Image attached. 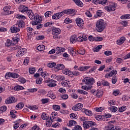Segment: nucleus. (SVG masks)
<instances>
[{"mask_svg": "<svg viewBox=\"0 0 130 130\" xmlns=\"http://www.w3.org/2000/svg\"><path fill=\"white\" fill-rule=\"evenodd\" d=\"M73 13H74V9H68L54 14L52 18L53 20H58L63 15H70V14H73Z\"/></svg>", "mask_w": 130, "mask_h": 130, "instance_id": "1", "label": "nucleus"}, {"mask_svg": "<svg viewBox=\"0 0 130 130\" xmlns=\"http://www.w3.org/2000/svg\"><path fill=\"white\" fill-rule=\"evenodd\" d=\"M96 29L99 32H102L106 28V22L103 19H101L96 21L95 24Z\"/></svg>", "mask_w": 130, "mask_h": 130, "instance_id": "2", "label": "nucleus"}, {"mask_svg": "<svg viewBox=\"0 0 130 130\" xmlns=\"http://www.w3.org/2000/svg\"><path fill=\"white\" fill-rule=\"evenodd\" d=\"M116 7H117V4L114 2H110L109 5L105 6L104 9L107 12H113L116 10Z\"/></svg>", "mask_w": 130, "mask_h": 130, "instance_id": "3", "label": "nucleus"}, {"mask_svg": "<svg viewBox=\"0 0 130 130\" xmlns=\"http://www.w3.org/2000/svg\"><path fill=\"white\" fill-rule=\"evenodd\" d=\"M82 84L84 85H89L92 86L95 83V79L92 77H85L82 80Z\"/></svg>", "mask_w": 130, "mask_h": 130, "instance_id": "4", "label": "nucleus"}, {"mask_svg": "<svg viewBox=\"0 0 130 130\" xmlns=\"http://www.w3.org/2000/svg\"><path fill=\"white\" fill-rule=\"evenodd\" d=\"M31 24L33 26H36L38 24H40L42 22V17L39 15L36 14H35L34 19L32 20Z\"/></svg>", "mask_w": 130, "mask_h": 130, "instance_id": "5", "label": "nucleus"}, {"mask_svg": "<svg viewBox=\"0 0 130 130\" xmlns=\"http://www.w3.org/2000/svg\"><path fill=\"white\" fill-rule=\"evenodd\" d=\"M78 37L77 38V41L78 42H84L88 40V37L84 34L79 33L78 34Z\"/></svg>", "mask_w": 130, "mask_h": 130, "instance_id": "6", "label": "nucleus"}, {"mask_svg": "<svg viewBox=\"0 0 130 130\" xmlns=\"http://www.w3.org/2000/svg\"><path fill=\"white\" fill-rule=\"evenodd\" d=\"M24 53H27V49L25 48L20 49L18 51L16 56H17V57H21L24 55Z\"/></svg>", "mask_w": 130, "mask_h": 130, "instance_id": "7", "label": "nucleus"}, {"mask_svg": "<svg viewBox=\"0 0 130 130\" xmlns=\"http://www.w3.org/2000/svg\"><path fill=\"white\" fill-rule=\"evenodd\" d=\"M19 10V12L22 13V14H25V13H27L28 11H29L28 7L24 5H20Z\"/></svg>", "mask_w": 130, "mask_h": 130, "instance_id": "8", "label": "nucleus"}, {"mask_svg": "<svg viewBox=\"0 0 130 130\" xmlns=\"http://www.w3.org/2000/svg\"><path fill=\"white\" fill-rule=\"evenodd\" d=\"M75 22L78 27H82V26H84V20H83V19L81 18H76L75 20Z\"/></svg>", "mask_w": 130, "mask_h": 130, "instance_id": "9", "label": "nucleus"}, {"mask_svg": "<svg viewBox=\"0 0 130 130\" xmlns=\"http://www.w3.org/2000/svg\"><path fill=\"white\" fill-rule=\"evenodd\" d=\"M82 108H83V104L79 103L72 107V110H74V111H79V110H81Z\"/></svg>", "mask_w": 130, "mask_h": 130, "instance_id": "10", "label": "nucleus"}, {"mask_svg": "<svg viewBox=\"0 0 130 130\" xmlns=\"http://www.w3.org/2000/svg\"><path fill=\"white\" fill-rule=\"evenodd\" d=\"M15 102H16V101L14 96H10L7 98L5 101L6 104H12V103H15Z\"/></svg>", "mask_w": 130, "mask_h": 130, "instance_id": "11", "label": "nucleus"}, {"mask_svg": "<svg viewBox=\"0 0 130 130\" xmlns=\"http://www.w3.org/2000/svg\"><path fill=\"white\" fill-rule=\"evenodd\" d=\"M125 40H126V38L123 36L116 41V44L117 45H121L125 42Z\"/></svg>", "mask_w": 130, "mask_h": 130, "instance_id": "12", "label": "nucleus"}, {"mask_svg": "<svg viewBox=\"0 0 130 130\" xmlns=\"http://www.w3.org/2000/svg\"><path fill=\"white\" fill-rule=\"evenodd\" d=\"M10 30L12 33H18V32H20V28L18 27L17 25L11 26Z\"/></svg>", "mask_w": 130, "mask_h": 130, "instance_id": "13", "label": "nucleus"}, {"mask_svg": "<svg viewBox=\"0 0 130 130\" xmlns=\"http://www.w3.org/2000/svg\"><path fill=\"white\" fill-rule=\"evenodd\" d=\"M93 93L94 96H96V97L99 98L100 97H102V95H103V91L100 90H95L93 92Z\"/></svg>", "mask_w": 130, "mask_h": 130, "instance_id": "14", "label": "nucleus"}, {"mask_svg": "<svg viewBox=\"0 0 130 130\" xmlns=\"http://www.w3.org/2000/svg\"><path fill=\"white\" fill-rule=\"evenodd\" d=\"M68 52L70 53L72 56H75V55H77V52L76 49H74L73 47L68 48Z\"/></svg>", "mask_w": 130, "mask_h": 130, "instance_id": "15", "label": "nucleus"}, {"mask_svg": "<svg viewBox=\"0 0 130 130\" xmlns=\"http://www.w3.org/2000/svg\"><path fill=\"white\" fill-rule=\"evenodd\" d=\"M116 74H117V71H116V70H112L110 73L106 74L105 78H111L112 76H114V75H116Z\"/></svg>", "mask_w": 130, "mask_h": 130, "instance_id": "16", "label": "nucleus"}, {"mask_svg": "<svg viewBox=\"0 0 130 130\" xmlns=\"http://www.w3.org/2000/svg\"><path fill=\"white\" fill-rule=\"evenodd\" d=\"M57 54H59V53H61V52H64L66 51V48L61 47H57L55 49Z\"/></svg>", "mask_w": 130, "mask_h": 130, "instance_id": "17", "label": "nucleus"}, {"mask_svg": "<svg viewBox=\"0 0 130 130\" xmlns=\"http://www.w3.org/2000/svg\"><path fill=\"white\" fill-rule=\"evenodd\" d=\"M61 32V30L59 28H54L52 29L53 35H59V34Z\"/></svg>", "mask_w": 130, "mask_h": 130, "instance_id": "18", "label": "nucleus"}, {"mask_svg": "<svg viewBox=\"0 0 130 130\" xmlns=\"http://www.w3.org/2000/svg\"><path fill=\"white\" fill-rule=\"evenodd\" d=\"M62 73L64 74V75H67V76H72V75H73V72L68 69L63 70Z\"/></svg>", "mask_w": 130, "mask_h": 130, "instance_id": "19", "label": "nucleus"}, {"mask_svg": "<svg viewBox=\"0 0 130 130\" xmlns=\"http://www.w3.org/2000/svg\"><path fill=\"white\" fill-rule=\"evenodd\" d=\"M27 13V16L29 17V19L32 20L34 19V17H35V14H34L32 10H30L28 11Z\"/></svg>", "mask_w": 130, "mask_h": 130, "instance_id": "20", "label": "nucleus"}, {"mask_svg": "<svg viewBox=\"0 0 130 130\" xmlns=\"http://www.w3.org/2000/svg\"><path fill=\"white\" fill-rule=\"evenodd\" d=\"M90 66H80L78 69V71H80V72H85V71H87V70H89L90 69Z\"/></svg>", "mask_w": 130, "mask_h": 130, "instance_id": "21", "label": "nucleus"}, {"mask_svg": "<svg viewBox=\"0 0 130 130\" xmlns=\"http://www.w3.org/2000/svg\"><path fill=\"white\" fill-rule=\"evenodd\" d=\"M16 25L19 28H24L25 27V22L23 20H19L17 21Z\"/></svg>", "mask_w": 130, "mask_h": 130, "instance_id": "22", "label": "nucleus"}, {"mask_svg": "<svg viewBox=\"0 0 130 130\" xmlns=\"http://www.w3.org/2000/svg\"><path fill=\"white\" fill-rule=\"evenodd\" d=\"M70 42L73 44L77 42V35H74L71 36L70 38Z\"/></svg>", "mask_w": 130, "mask_h": 130, "instance_id": "23", "label": "nucleus"}, {"mask_svg": "<svg viewBox=\"0 0 130 130\" xmlns=\"http://www.w3.org/2000/svg\"><path fill=\"white\" fill-rule=\"evenodd\" d=\"M74 3L78 6V7H80V8H82L83 6H84V4L81 1V0H72Z\"/></svg>", "mask_w": 130, "mask_h": 130, "instance_id": "24", "label": "nucleus"}, {"mask_svg": "<svg viewBox=\"0 0 130 130\" xmlns=\"http://www.w3.org/2000/svg\"><path fill=\"white\" fill-rule=\"evenodd\" d=\"M47 95L48 97H50V98H51V99H55V98H56L55 94H54V93L52 92V91H49Z\"/></svg>", "mask_w": 130, "mask_h": 130, "instance_id": "25", "label": "nucleus"}, {"mask_svg": "<svg viewBox=\"0 0 130 130\" xmlns=\"http://www.w3.org/2000/svg\"><path fill=\"white\" fill-rule=\"evenodd\" d=\"M24 107V104L23 103L21 102L18 103L16 106V110H20V109H22Z\"/></svg>", "mask_w": 130, "mask_h": 130, "instance_id": "26", "label": "nucleus"}, {"mask_svg": "<svg viewBox=\"0 0 130 130\" xmlns=\"http://www.w3.org/2000/svg\"><path fill=\"white\" fill-rule=\"evenodd\" d=\"M83 111L85 114L88 116H92V115H93V112H92L90 110L84 109Z\"/></svg>", "mask_w": 130, "mask_h": 130, "instance_id": "27", "label": "nucleus"}, {"mask_svg": "<svg viewBox=\"0 0 130 130\" xmlns=\"http://www.w3.org/2000/svg\"><path fill=\"white\" fill-rule=\"evenodd\" d=\"M64 65L63 64H58L56 65V66L55 67V69L56 70H64Z\"/></svg>", "mask_w": 130, "mask_h": 130, "instance_id": "28", "label": "nucleus"}, {"mask_svg": "<svg viewBox=\"0 0 130 130\" xmlns=\"http://www.w3.org/2000/svg\"><path fill=\"white\" fill-rule=\"evenodd\" d=\"M10 9H11V6H7L4 7V12H7V15H10L11 14V11H9V10H10Z\"/></svg>", "mask_w": 130, "mask_h": 130, "instance_id": "29", "label": "nucleus"}, {"mask_svg": "<svg viewBox=\"0 0 130 130\" xmlns=\"http://www.w3.org/2000/svg\"><path fill=\"white\" fill-rule=\"evenodd\" d=\"M15 17L16 18V19H20L21 20H25L26 19V16L22 15V14H17L15 16Z\"/></svg>", "mask_w": 130, "mask_h": 130, "instance_id": "30", "label": "nucleus"}, {"mask_svg": "<svg viewBox=\"0 0 130 130\" xmlns=\"http://www.w3.org/2000/svg\"><path fill=\"white\" fill-rule=\"evenodd\" d=\"M19 40L20 39L18 37H14L12 39V45H15V44H17L18 42H19Z\"/></svg>", "mask_w": 130, "mask_h": 130, "instance_id": "31", "label": "nucleus"}, {"mask_svg": "<svg viewBox=\"0 0 130 130\" xmlns=\"http://www.w3.org/2000/svg\"><path fill=\"white\" fill-rule=\"evenodd\" d=\"M14 89L15 91H20L21 90H24L25 88L21 85H16L14 87Z\"/></svg>", "mask_w": 130, "mask_h": 130, "instance_id": "32", "label": "nucleus"}, {"mask_svg": "<svg viewBox=\"0 0 130 130\" xmlns=\"http://www.w3.org/2000/svg\"><path fill=\"white\" fill-rule=\"evenodd\" d=\"M37 50H39V51H43V50H45V46L41 45L37 47Z\"/></svg>", "mask_w": 130, "mask_h": 130, "instance_id": "33", "label": "nucleus"}, {"mask_svg": "<svg viewBox=\"0 0 130 130\" xmlns=\"http://www.w3.org/2000/svg\"><path fill=\"white\" fill-rule=\"evenodd\" d=\"M83 124L84 128H90V124L89 123V121H85L83 122Z\"/></svg>", "mask_w": 130, "mask_h": 130, "instance_id": "34", "label": "nucleus"}, {"mask_svg": "<svg viewBox=\"0 0 130 130\" xmlns=\"http://www.w3.org/2000/svg\"><path fill=\"white\" fill-rule=\"evenodd\" d=\"M57 115V114L55 112H53L51 114V120L53 121L54 119H55V116Z\"/></svg>", "mask_w": 130, "mask_h": 130, "instance_id": "35", "label": "nucleus"}, {"mask_svg": "<svg viewBox=\"0 0 130 130\" xmlns=\"http://www.w3.org/2000/svg\"><path fill=\"white\" fill-rule=\"evenodd\" d=\"M52 107L53 109L55 111H59V110H60V106H59V105H53Z\"/></svg>", "mask_w": 130, "mask_h": 130, "instance_id": "36", "label": "nucleus"}, {"mask_svg": "<svg viewBox=\"0 0 130 130\" xmlns=\"http://www.w3.org/2000/svg\"><path fill=\"white\" fill-rule=\"evenodd\" d=\"M110 130H121V127L118 126H114L112 124Z\"/></svg>", "mask_w": 130, "mask_h": 130, "instance_id": "37", "label": "nucleus"}, {"mask_svg": "<svg viewBox=\"0 0 130 130\" xmlns=\"http://www.w3.org/2000/svg\"><path fill=\"white\" fill-rule=\"evenodd\" d=\"M126 110V106H122V107L119 108L118 111L119 112H123Z\"/></svg>", "mask_w": 130, "mask_h": 130, "instance_id": "38", "label": "nucleus"}, {"mask_svg": "<svg viewBox=\"0 0 130 130\" xmlns=\"http://www.w3.org/2000/svg\"><path fill=\"white\" fill-rule=\"evenodd\" d=\"M41 118L42 119H43V120H46L48 118V117L47 116V114L46 113H43L41 115Z\"/></svg>", "mask_w": 130, "mask_h": 130, "instance_id": "39", "label": "nucleus"}, {"mask_svg": "<svg viewBox=\"0 0 130 130\" xmlns=\"http://www.w3.org/2000/svg\"><path fill=\"white\" fill-rule=\"evenodd\" d=\"M121 19H122L123 20H126L127 19H130V15L125 14V15H122L121 16Z\"/></svg>", "mask_w": 130, "mask_h": 130, "instance_id": "40", "label": "nucleus"}, {"mask_svg": "<svg viewBox=\"0 0 130 130\" xmlns=\"http://www.w3.org/2000/svg\"><path fill=\"white\" fill-rule=\"evenodd\" d=\"M110 110H111L112 112H116L118 110L117 107L115 106H112L109 108Z\"/></svg>", "mask_w": 130, "mask_h": 130, "instance_id": "41", "label": "nucleus"}, {"mask_svg": "<svg viewBox=\"0 0 130 130\" xmlns=\"http://www.w3.org/2000/svg\"><path fill=\"white\" fill-rule=\"evenodd\" d=\"M81 88L85 91H88V90H91V89H92V86H87V85H83Z\"/></svg>", "mask_w": 130, "mask_h": 130, "instance_id": "42", "label": "nucleus"}, {"mask_svg": "<svg viewBox=\"0 0 130 130\" xmlns=\"http://www.w3.org/2000/svg\"><path fill=\"white\" fill-rule=\"evenodd\" d=\"M122 81H123L124 84L129 83V79L127 78H125L124 76H122Z\"/></svg>", "mask_w": 130, "mask_h": 130, "instance_id": "43", "label": "nucleus"}, {"mask_svg": "<svg viewBox=\"0 0 130 130\" xmlns=\"http://www.w3.org/2000/svg\"><path fill=\"white\" fill-rule=\"evenodd\" d=\"M35 72H36V70L35 69V68L31 67L29 68V74H34Z\"/></svg>", "mask_w": 130, "mask_h": 130, "instance_id": "44", "label": "nucleus"}, {"mask_svg": "<svg viewBox=\"0 0 130 130\" xmlns=\"http://www.w3.org/2000/svg\"><path fill=\"white\" fill-rule=\"evenodd\" d=\"M5 45L6 46H11V45H13V43L10 39H8L5 43Z\"/></svg>", "mask_w": 130, "mask_h": 130, "instance_id": "45", "label": "nucleus"}, {"mask_svg": "<svg viewBox=\"0 0 130 130\" xmlns=\"http://www.w3.org/2000/svg\"><path fill=\"white\" fill-rule=\"evenodd\" d=\"M76 124H77V122L75 120H71L69 121V125L70 126H73L76 125Z\"/></svg>", "mask_w": 130, "mask_h": 130, "instance_id": "46", "label": "nucleus"}, {"mask_svg": "<svg viewBox=\"0 0 130 130\" xmlns=\"http://www.w3.org/2000/svg\"><path fill=\"white\" fill-rule=\"evenodd\" d=\"M13 73L12 72H8L5 75L6 79H8L9 78H12Z\"/></svg>", "mask_w": 130, "mask_h": 130, "instance_id": "47", "label": "nucleus"}, {"mask_svg": "<svg viewBox=\"0 0 130 130\" xmlns=\"http://www.w3.org/2000/svg\"><path fill=\"white\" fill-rule=\"evenodd\" d=\"M64 80V76L61 75L57 76V81H63Z\"/></svg>", "mask_w": 130, "mask_h": 130, "instance_id": "48", "label": "nucleus"}, {"mask_svg": "<svg viewBox=\"0 0 130 130\" xmlns=\"http://www.w3.org/2000/svg\"><path fill=\"white\" fill-rule=\"evenodd\" d=\"M18 81L19 82H20V83H21L22 84H25V83H26V79L23 77H20L18 79Z\"/></svg>", "mask_w": 130, "mask_h": 130, "instance_id": "49", "label": "nucleus"}, {"mask_svg": "<svg viewBox=\"0 0 130 130\" xmlns=\"http://www.w3.org/2000/svg\"><path fill=\"white\" fill-rule=\"evenodd\" d=\"M70 116L72 119H77V118H78V116L75 113H72Z\"/></svg>", "mask_w": 130, "mask_h": 130, "instance_id": "50", "label": "nucleus"}, {"mask_svg": "<svg viewBox=\"0 0 130 130\" xmlns=\"http://www.w3.org/2000/svg\"><path fill=\"white\" fill-rule=\"evenodd\" d=\"M78 92L79 94H82V95H87V94H88V92L87 91H85L81 89H78Z\"/></svg>", "mask_w": 130, "mask_h": 130, "instance_id": "51", "label": "nucleus"}, {"mask_svg": "<svg viewBox=\"0 0 130 130\" xmlns=\"http://www.w3.org/2000/svg\"><path fill=\"white\" fill-rule=\"evenodd\" d=\"M20 77V75L16 73H12V78L13 79H18V78Z\"/></svg>", "mask_w": 130, "mask_h": 130, "instance_id": "52", "label": "nucleus"}, {"mask_svg": "<svg viewBox=\"0 0 130 130\" xmlns=\"http://www.w3.org/2000/svg\"><path fill=\"white\" fill-rule=\"evenodd\" d=\"M52 15V12H51V11H47L45 13V16L46 18H48V17H50V16H51Z\"/></svg>", "mask_w": 130, "mask_h": 130, "instance_id": "53", "label": "nucleus"}, {"mask_svg": "<svg viewBox=\"0 0 130 130\" xmlns=\"http://www.w3.org/2000/svg\"><path fill=\"white\" fill-rule=\"evenodd\" d=\"M41 76L43 78H45V77H47L48 75V73H47L46 72H41Z\"/></svg>", "mask_w": 130, "mask_h": 130, "instance_id": "54", "label": "nucleus"}, {"mask_svg": "<svg viewBox=\"0 0 130 130\" xmlns=\"http://www.w3.org/2000/svg\"><path fill=\"white\" fill-rule=\"evenodd\" d=\"M55 66H56V63L55 62L49 63L47 64V67H48V68H54Z\"/></svg>", "mask_w": 130, "mask_h": 130, "instance_id": "55", "label": "nucleus"}, {"mask_svg": "<svg viewBox=\"0 0 130 130\" xmlns=\"http://www.w3.org/2000/svg\"><path fill=\"white\" fill-rule=\"evenodd\" d=\"M95 110L97 112H101L103 111V110H104V108L103 107L95 108Z\"/></svg>", "mask_w": 130, "mask_h": 130, "instance_id": "56", "label": "nucleus"}, {"mask_svg": "<svg viewBox=\"0 0 130 130\" xmlns=\"http://www.w3.org/2000/svg\"><path fill=\"white\" fill-rule=\"evenodd\" d=\"M42 81L43 79L42 78H38L36 80V83L38 84V85H41V84H42Z\"/></svg>", "mask_w": 130, "mask_h": 130, "instance_id": "57", "label": "nucleus"}, {"mask_svg": "<svg viewBox=\"0 0 130 130\" xmlns=\"http://www.w3.org/2000/svg\"><path fill=\"white\" fill-rule=\"evenodd\" d=\"M41 102L43 103V104H45V103H48V102H49V99H42L41 100Z\"/></svg>", "mask_w": 130, "mask_h": 130, "instance_id": "58", "label": "nucleus"}, {"mask_svg": "<svg viewBox=\"0 0 130 130\" xmlns=\"http://www.w3.org/2000/svg\"><path fill=\"white\" fill-rule=\"evenodd\" d=\"M104 54L107 56H109V55H111L112 54V52L111 51H106L104 52Z\"/></svg>", "mask_w": 130, "mask_h": 130, "instance_id": "59", "label": "nucleus"}, {"mask_svg": "<svg viewBox=\"0 0 130 130\" xmlns=\"http://www.w3.org/2000/svg\"><path fill=\"white\" fill-rule=\"evenodd\" d=\"M72 21L71 20V19L69 18H67L64 20V23L66 24H70V23H72Z\"/></svg>", "mask_w": 130, "mask_h": 130, "instance_id": "60", "label": "nucleus"}, {"mask_svg": "<svg viewBox=\"0 0 130 130\" xmlns=\"http://www.w3.org/2000/svg\"><path fill=\"white\" fill-rule=\"evenodd\" d=\"M120 92L118 89L114 90L113 92V95H114V96H117V95H118V94H119Z\"/></svg>", "mask_w": 130, "mask_h": 130, "instance_id": "61", "label": "nucleus"}, {"mask_svg": "<svg viewBox=\"0 0 130 130\" xmlns=\"http://www.w3.org/2000/svg\"><path fill=\"white\" fill-rule=\"evenodd\" d=\"M7 110V106H3L0 108V111H2V112H5Z\"/></svg>", "mask_w": 130, "mask_h": 130, "instance_id": "62", "label": "nucleus"}, {"mask_svg": "<svg viewBox=\"0 0 130 130\" xmlns=\"http://www.w3.org/2000/svg\"><path fill=\"white\" fill-rule=\"evenodd\" d=\"M73 130H82V127L79 125H77L74 127Z\"/></svg>", "mask_w": 130, "mask_h": 130, "instance_id": "63", "label": "nucleus"}, {"mask_svg": "<svg viewBox=\"0 0 130 130\" xmlns=\"http://www.w3.org/2000/svg\"><path fill=\"white\" fill-rule=\"evenodd\" d=\"M31 130H41L39 126L36 125V126H34L32 128Z\"/></svg>", "mask_w": 130, "mask_h": 130, "instance_id": "64", "label": "nucleus"}]
</instances>
